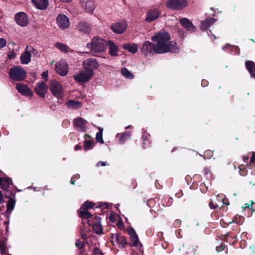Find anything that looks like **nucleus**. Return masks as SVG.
Listing matches in <instances>:
<instances>
[{"label": "nucleus", "mask_w": 255, "mask_h": 255, "mask_svg": "<svg viewBox=\"0 0 255 255\" xmlns=\"http://www.w3.org/2000/svg\"><path fill=\"white\" fill-rule=\"evenodd\" d=\"M151 39L153 41L156 42L155 44L156 54L174 52L176 49V42L174 41H169L171 37L167 32H158L152 36Z\"/></svg>", "instance_id": "1"}, {"label": "nucleus", "mask_w": 255, "mask_h": 255, "mask_svg": "<svg viewBox=\"0 0 255 255\" xmlns=\"http://www.w3.org/2000/svg\"><path fill=\"white\" fill-rule=\"evenodd\" d=\"M107 46V42L102 38L94 36L87 47L93 53H101L104 51Z\"/></svg>", "instance_id": "2"}, {"label": "nucleus", "mask_w": 255, "mask_h": 255, "mask_svg": "<svg viewBox=\"0 0 255 255\" xmlns=\"http://www.w3.org/2000/svg\"><path fill=\"white\" fill-rule=\"evenodd\" d=\"M8 74L12 80L21 81L26 78L27 72L22 67L18 66L10 68Z\"/></svg>", "instance_id": "3"}, {"label": "nucleus", "mask_w": 255, "mask_h": 255, "mask_svg": "<svg viewBox=\"0 0 255 255\" xmlns=\"http://www.w3.org/2000/svg\"><path fill=\"white\" fill-rule=\"evenodd\" d=\"M140 52L145 57L150 58L155 53V46L153 43L146 41L140 48Z\"/></svg>", "instance_id": "4"}, {"label": "nucleus", "mask_w": 255, "mask_h": 255, "mask_svg": "<svg viewBox=\"0 0 255 255\" xmlns=\"http://www.w3.org/2000/svg\"><path fill=\"white\" fill-rule=\"evenodd\" d=\"M187 0H167L166 5L169 9L174 10H180L187 6Z\"/></svg>", "instance_id": "5"}, {"label": "nucleus", "mask_w": 255, "mask_h": 255, "mask_svg": "<svg viewBox=\"0 0 255 255\" xmlns=\"http://www.w3.org/2000/svg\"><path fill=\"white\" fill-rule=\"evenodd\" d=\"M101 217L96 216L91 220H88L87 223L90 227H92V228L95 233L98 235L103 234V228L101 223Z\"/></svg>", "instance_id": "6"}, {"label": "nucleus", "mask_w": 255, "mask_h": 255, "mask_svg": "<svg viewBox=\"0 0 255 255\" xmlns=\"http://www.w3.org/2000/svg\"><path fill=\"white\" fill-rule=\"evenodd\" d=\"M49 90L52 94L57 98L62 97V87L61 84L55 80H51L49 82Z\"/></svg>", "instance_id": "7"}, {"label": "nucleus", "mask_w": 255, "mask_h": 255, "mask_svg": "<svg viewBox=\"0 0 255 255\" xmlns=\"http://www.w3.org/2000/svg\"><path fill=\"white\" fill-rule=\"evenodd\" d=\"M94 75V72L84 70L81 71L78 74L74 75L73 78L75 81L79 83H86L91 80Z\"/></svg>", "instance_id": "8"}, {"label": "nucleus", "mask_w": 255, "mask_h": 255, "mask_svg": "<svg viewBox=\"0 0 255 255\" xmlns=\"http://www.w3.org/2000/svg\"><path fill=\"white\" fill-rule=\"evenodd\" d=\"M111 239L112 244L114 245H115V244H119V247L120 248L124 249L125 248L126 246L128 245L126 238L121 234L117 233L112 234Z\"/></svg>", "instance_id": "9"}, {"label": "nucleus", "mask_w": 255, "mask_h": 255, "mask_svg": "<svg viewBox=\"0 0 255 255\" xmlns=\"http://www.w3.org/2000/svg\"><path fill=\"white\" fill-rule=\"evenodd\" d=\"M84 70L94 72V70L98 68L99 64L96 59L89 58L85 59L83 62Z\"/></svg>", "instance_id": "10"}, {"label": "nucleus", "mask_w": 255, "mask_h": 255, "mask_svg": "<svg viewBox=\"0 0 255 255\" xmlns=\"http://www.w3.org/2000/svg\"><path fill=\"white\" fill-rule=\"evenodd\" d=\"M14 19L16 23L21 26H25L28 24V17L24 12H19L16 13Z\"/></svg>", "instance_id": "11"}, {"label": "nucleus", "mask_w": 255, "mask_h": 255, "mask_svg": "<svg viewBox=\"0 0 255 255\" xmlns=\"http://www.w3.org/2000/svg\"><path fill=\"white\" fill-rule=\"evenodd\" d=\"M35 93L41 98H44L47 90V85L43 81L38 82L35 87Z\"/></svg>", "instance_id": "12"}, {"label": "nucleus", "mask_w": 255, "mask_h": 255, "mask_svg": "<svg viewBox=\"0 0 255 255\" xmlns=\"http://www.w3.org/2000/svg\"><path fill=\"white\" fill-rule=\"evenodd\" d=\"M58 25L62 29L68 28L69 26L68 18L64 14H59L56 18Z\"/></svg>", "instance_id": "13"}, {"label": "nucleus", "mask_w": 255, "mask_h": 255, "mask_svg": "<svg viewBox=\"0 0 255 255\" xmlns=\"http://www.w3.org/2000/svg\"><path fill=\"white\" fill-rule=\"evenodd\" d=\"M19 93L26 96H32L33 93L29 87L25 84L17 83L15 87Z\"/></svg>", "instance_id": "14"}, {"label": "nucleus", "mask_w": 255, "mask_h": 255, "mask_svg": "<svg viewBox=\"0 0 255 255\" xmlns=\"http://www.w3.org/2000/svg\"><path fill=\"white\" fill-rule=\"evenodd\" d=\"M77 29L83 33L89 34L91 31L92 26L90 23L82 21L78 23Z\"/></svg>", "instance_id": "15"}, {"label": "nucleus", "mask_w": 255, "mask_h": 255, "mask_svg": "<svg viewBox=\"0 0 255 255\" xmlns=\"http://www.w3.org/2000/svg\"><path fill=\"white\" fill-rule=\"evenodd\" d=\"M111 28L114 32L122 34L127 28V23L125 22L113 23L111 25Z\"/></svg>", "instance_id": "16"}, {"label": "nucleus", "mask_w": 255, "mask_h": 255, "mask_svg": "<svg viewBox=\"0 0 255 255\" xmlns=\"http://www.w3.org/2000/svg\"><path fill=\"white\" fill-rule=\"evenodd\" d=\"M55 70L60 75L66 76L68 72V65L64 62H60L56 64Z\"/></svg>", "instance_id": "17"}, {"label": "nucleus", "mask_w": 255, "mask_h": 255, "mask_svg": "<svg viewBox=\"0 0 255 255\" xmlns=\"http://www.w3.org/2000/svg\"><path fill=\"white\" fill-rule=\"evenodd\" d=\"M82 6L87 11L92 12L95 9L96 5L93 0H80Z\"/></svg>", "instance_id": "18"}, {"label": "nucleus", "mask_w": 255, "mask_h": 255, "mask_svg": "<svg viewBox=\"0 0 255 255\" xmlns=\"http://www.w3.org/2000/svg\"><path fill=\"white\" fill-rule=\"evenodd\" d=\"M128 234L130 236V238L132 241V243H130L129 245L130 247H136L138 245L139 242V239L135 231L132 227L128 229Z\"/></svg>", "instance_id": "19"}, {"label": "nucleus", "mask_w": 255, "mask_h": 255, "mask_svg": "<svg viewBox=\"0 0 255 255\" xmlns=\"http://www.w3.org/2000/svg\"><path fill=\"white\" fill-rule=\"evenodd\" d=\"M180 23L188 31L191 32H195L196 30V27L193 24V23L187 18H181L179 20Z\"/></svg>", "instance_id": "20"}, {"label": "nucleus", "mask_w": 255, "mask_h": 255, "mask_svg": "<svg viewBox=\"0 0 255 255\" xmlns=\"http://www.w3.org/2000/svg\"><path fill=\"white\" fill-rule=\"evenodd\" d=\"M159 15V12L157 9H150L146 13L145 21L150 22L157 19Z\"/></svg>", "instance_id": "21"}, {"label": "nucleus", "mask_w": 255, "mask_h": 255, "mask_svg": "<svg viewBox=\"0 0 255 255\" xmlns=\"http://www.w3.org/2000/svg\"><path fill=\"white\" fill-rule=\"evenodd\" d=\"M29 48H31L26 47L24 51L21 54L20 59L23 64H28L31 61V56L28 51Z\"/></svg>", "instance_id": "22"}, {"label": "nucleus", "mask_w": 255, "mask_h": 255, "mask_svg": "<svg viewBox=\"0 0 255 255\" xmlns=\"http://www.w3.org/2000/svg\"><path fill=\"white\" fill-rule=\"evenodd\" d=\"M86 123L87 121L82 118H78L74 120L73 124L75 127L79 128L81 129V131L85 132L87 129Z\"/></svg>", "instance_id": "23"}, {"label": "nucleus", "mask_w": 255, "mask_h": 255, "mask_svg": "<svg viewBox=\"0 0 255 255\" xmlns=\"http://www.w3.org/2000/svg\"><path fill=\"white\" fill-rule=\"evenodd\" d=\"M216 21V19L210 17L202 21L200 24V28L202 30H206Z\"/></svg>", "instance_id": "24"}, {"label": "nucleus", "mask_w": 255, "mask_h": 255, "mask_svg": "<svg viewBox=\"0 0 255 255\" xmlns=\"http://www.w3.org/2000/svg\"><path fill=\"white\" fill-rule=\"evenodd\" d=\"M12 184L11 178L7 176L0 178V187L3 190L8 189L9 185Z\"/></svg>", "instance_id": "25"}, {"label": "nucleus", "mask_w": 255, "mask_h": 255, "mask_svg": "<svg viewBox=\"0 0 255 255\" xmlns=\"http://www.w3.org/2000/svg\"><path fill=\"white\" fill-rule=\"evenodd\" d=\"M33 5L38 9H45L48 5V0H31Z\"/></svg>", "instance_id": "26"}, {"label": "nucleus", "mask_w": 255, "mask_h": 255, "mask_svg": "<svg viewBox=\"0 0 255 255\" xmlns=\"http://www.w3.org/2000/svg\"><path fill=\"white\" fill-rule=\"evenodd\" d=\"M107 45L109 48V53L112 56H116L117 55V52L119 50L118 47L111 40L108 41Z\"/></svg>", "instance_id": "27"}, {"label": "nucleus", "mask_w": 255, "mask_h": 255, "mask_svg": "<svg viewBox=\"0 0 255 255\" xmlns=\"http://www.w3.org/2000/svg\"><path fill=\"white\" fill-rule=\"evenodd\" d=\"M123 47L133 54L135 53L138 50L137 45L135 43H126L123 45Z\"/></svg>", "instance_id": "28"}, {"label": "nucleus", "mask_w": 255, "mask_h": 255, "mask_svg": "<svg viewBox=\"0 0 255 255\" xmlns=\"http://www.w3.org/2000/svg\"><path fill=\"white\" fill-rule=\"evenodd\" d=\"M79 217H80L82 220L83 219H89L92 217V214L88 211H83L78 210L77 211Z\"/></svg>", "instance_id": "29"}, {"label": "nucleus", "mask_w": 255, "mask_h": 255, "mask_svg": "<svg viewBox=\"0 0 255 255\" xmlns=\"http://www.w3.org/2000/svg\"><path fill=\"white\" fill-rule=\"evenodd\" d=\"M94 205V203L91 201H87L81 205L80 209L79 210L83 211H88V210L93 208Z\"/></svg>", "instance_id": "30"}, {"label": "nucleus", "mask_w": 255, "mask_h": 255, "mask_svg": "<svg viewBox=\"0 0 255 255\" xmlns=\"http://www.w3.org/2000/svg\"><path fill=\"white\" fill-rule=\"evenodd\" d=\"M15 200L14 198H9L6 204V212L12 211L15 207Z\"/></svg>", "instance_id": "31"}, {"label": "nucleus", "mask_w": 255, "mask_h": 255, "mask_svg": "<svg viewBox=\"0 0 255 255\" xmlns=\"http://www.w3.org/2000/svg\"><path fill=\"white\" fill-rule=\"evenodd\" d=\"M67 106L70 108L79 109L81 107V104L79 102H75L74 100H69L67 102Z\"/></svg>", "instance_id": "32"}, {"label": "nucleus", "mask_w": 255, "mask_h": 255, "mask_svg": "<svg viewBox=\"0 0 255 255\" xmlns=\"http://www.w3.org/2000/svg\"><path fill=\"white\" fill-rule=\"evenodd\" d=\"M99 131L97 132L96 135V139L97 142L103 144L104 143V141L103 138V128L99 127L98 128Z\"/></svg>", "instance_id": "33"}, {"label": "nucleus", "mask_w": 255, "mask_h": 255, "mask_svg": "<svg viewBox=\"0 0 255 255\" xmlns=\"http://www.w3.org/2000/svg\"><path fill=\"white\" fill-rule=\"evenodd\" d=\"M122 74L127 78L132 79L134 75L126 67L122 68L121 70Z\"/></svg>", "instance_id": "34"}, {"label": "nucleus", "mask_w": 255, "mask_h": 255, "mask_svg": "<svg viewBox=\"0 0 255 255\" xmlns=\"http://www.w3.org/2000/svg\"><path fill=\"white\" fill-rule=\"evenodd\" d=\"M93 148V143L91 140H85L84 142L83 148L85 151L92 149Z\"/></svg>", "instance_id": "35"}, {"label": "nucleus", "mask_w": 255, "mask_h": 255, "mask_svg": "<svg viewBox=\"0 0 255 255\" xmlns=\"http://www.w3.org/2000/svg\"><path fill=\"white\" fill-rule=\"evenodd\" d=\"M130 133L128 132H125L121 135L119 139V142L121 144L125 143V142L130 138Z\"/></svg>", "instance_id": "36"}, {"label": "nucleus", "mask_w": 255, "mask_h": 255, "mask_svg": "<svg viewBox=\"0 0 255 255\" xmlns=\"http://www.w3.org/2000/svg\"><path fill=\"white\" fill-rule=\"evenodd\" d=\"M57 48L59 49L62 51L68 52L69 51V47L63 43H57L56 44Z\"/></svg>", "instance_id": "37"}, {"label": "nucleus", "mask_w": 255, "mask_h": 255, "mask_svg": "<svg viewBox=\"0 0 255 255\" xmlns=\"http://www.w3.org/2000/svg\"><path fill=\"white\" fill-rule=\"evenodd\" d=\"M4 191H5L4 193L5 198H7L8 199H9V198H15V193H13L11 190L7 189Z\"/></svg>", "instance_id": "38"}, {"label": "nucleus", "mask_w": 255, "mask_h": 255, "mask_svg": "<svg viewBox=\"0 0 255 255\" xmlns=\"http://www.w3.org/2000/svg\"><path fill=\"white\" fill-rule=\"evenodd\" d=\"M239 173L241 176H246L248 174V170L243 165H241L239 167Z\"/></svg>", "instance_id": "39"}, {"label": "nucleus", "mask_w": 255, "mask_h": 255, "mask_svg": "<svg viewBox=\"0 0 255 255\" xmlns=\"http://www.w3.org/2000/svg\"><path fill=\"white\" fill-rule=\"evenodd\" d=\"M252 168L255 167V151L253 152V155L251 157L249 164Z\"/></svg>", "instance_id": "40"}, {"label": "nucleus", "mask_w": 255, "mask_h": 255, "mask_svg": "<svg viewBox=\"0 0 255 255\" xmlns=\"http://www.w3.org/2000/svg\"><path fill=\"white\" fill-rule=\"evenodd\" d=\"M75 246L78 248L79 250H82L84 249L85 245L82 241H81L80 240H77L75 243Z\"/></svg>", "instance_id": "41"}, {"label": "nucleus", "mask_w": 255, "mask_h": 255, "mask_svg": "<svg viewBox=\"0 0 255 255\" xmlns=\"http://www.w3.org/2000/svg\"><path fill=\"white\" fill-rule=\"evenodd\" d=\"M109 207V205L107 203H100L98 206L96 207L94 209H101V211L102 212V210L104 209H108Z\"/></svg>", "instance_id": "42"}, {"label": "nucleus", "mask_w": 255, "mask_h": 255, "mask_svg": "<svg viewBox=\"0 0 255 255\" xmlns=\"http://www.w3.org/2000/svg\"><path fill=\"white\" fill-rule=\"evenodd\" d=\"M226 248L225 244L222 243L219 246H216V249L218 252H220L224 251Z\"/></svg>", "instance_id": "43"}, {"label": "nucleus", "mask_w": 255, "mask_h": 255, "mask_svg": "<svg viewBox=\"0 0 255 255\" xmlns=\"http://www.w3.org/2000/svg\"><path fill=\"white\" fill-rule=\"evenodd\" d=\"M93 255H104L102 251L98 247L94 248L93 250Z\"/></svg>", "instance_id": "44"}, {"label": "nucleus", "mask_w": 255, "mask_h": 255, "mask_svg": "<svg viewBox=\"0 0 255 255\" xmlns=\"http://www.w3.org/2000/svg\"><path fill=\"white\" fill-rule=\"evenodd\" d=\"M146 204L149 207L152 208L155 206V201L153 199H149L147 201Z\"/></svg>", "instance_id": "45"}, {"label": "nucleus", "mask_w": 255, "mask_h": 255, "mask_svg": "<svg viewBox=\"0 0 255 255\" xmlns=\"http://www.w3.org/2000/svg\"><path fill=\"white\" fill-rule=\"evenodd\" d=\"M222 49L225 51L231 52L232 50L233 46L229 44H227L222 47Z\"/></svg>", "instance_id": "46"}, {"label": "nucleus", "mask_w": 255, "mask_h": 255, "mask_svg": "<svg viewBox=\"0 0 255 255\" xmlns=\"http://www.w3.org/2000/svg\"><path fill=\"white\" fill-rule=\"evenodd\" d=\"M26 47H30V48H31L30 49L29 48V50H28L29 53L31 54V55H36L38 53V51H37V50L34 49L32 46H31V45H27L26 46Z\"/></svg>", "instance_id": "47"}, {"label": "nucleus", "mask_w": 255, "mask_h": 255, "mask_svg": "<svg viewBox=\"0 0 255 255\" xmlns=\"http://www.w3.org/2000/svg\"><path fill=\"white\" fill-rule=\"evenodd\" d=\"M6 44V41L5 39L0 38V49L5 47Z\"/></svg>", "instance_id": "48"}, {"label": "nucleus", "mask_w": 255, "mask_h": 255, "mask_svg": "<svg viewBox=\"0 0 255 255\" xmlns=\"http://www.w3.org/2000/svg\"><path fill=\"white\" fill-rule=\"evenodd\" d=\"M181 220L180 219H176L174 222V227L175 228H178L180 227L181 224Z\"/></svg>", "instance_id": "49"}, {"label": "nucleus", "mask_w": 255, "mask_h": 255, "mask_svg": "<svg viewBox=\"0 0 255 255\" xmlns=\"http://www.w3.org/2000/svg\"><path fill=\"white\" fill-rule=\"evenodd\" d=\"M209 206L211 209L215 210L219 208L218 205L215 204L212 201L209 202Z\"/></svg>", "instance_id": "50"}, {"label": "nucleus", "mask_w": 255, "mask_h": 255, "mask_svg": "<svg viewBox=\"0 0 255 255\" xmlns=\"http://www.w3.org/2000/svg\"><path fill=\"white\" fill-rule=\"evenodd\" d=\"M16 53L13 52V51H11V52H9L8 54H7V57H8L9 59H14L16 57Z\"/></svg>", "instance_id": "51"}, {"label": "nucleus", "mask_w": 255, "mask_h": 255, "mask_svg": "<svg viewBox=\"0 0 255 255\" xmlns=\"http://www.w3.org/2000/svg\"><path fill=\"white\" fill-rule=\"evenodd\" d=\"M0 253L1 255L6 254V249L3 244H0Z\"/></svg>", "instance_id": "52"}, {"label": "nucleus", "mask_w": 255, "mask_h": 255, "mask_svg": "<svg viewBox=\"0 0 255 255\" xmlns=\"http://www.w3.org/2000/svg\"><path fill=\"white\" fill-rule=\"evenodd\" d=\"M150 144V142L149 140H146V141H143L142 143V147L145 149L146 147H148Z\"/></svg>", "instance_id": "53"}, {"label": "nucleus", "mask_w": 255, "mask_h": 255, "mask_svg": "<svg viewBox=\"0 0 255 255\" xmlns=\"http://www.w3.org/2000/svg\"><path fill=\"white\" fill-rule=\"evenodd\" d=\"M48 73L47 71L43 72L41 74L42 78L43 79H44L46 81L47 80V78L48 77Z\"/></svg>", "instance_id": "54"}, {"label": "nucleus", "mask_w": 255, "mask_h": 255, "mask_svg": "<svg viewBox=\"0 0 255 255\" xmlns=\"http://www.w3.org/2000/svg\"><path fill=\"white\" fill-rule=\"evenodd\" d=\"M209 83L208 81L206 80H202L201 82V85L203 87H205L208 86Z\"/></svg>", "instance_id": "55"}, {"label": "nucleus", "mask_w": 255, "mask_h": 255, "mask_svg": "<svg viewBox=\"0 0 255 255\" xmlns=\"http://www.w3.org/2000/svg\"><path fill=\"white\" fill-rule=\"evenodd\" d=\"M204 173L205 175H208L209 174H211V172L208 167H205L204 169Z\"/></svg>", "instance_id": "56"}, {"label": "nucleus", "mask_w": 255, "mask_h": 255, "mask_svg": "<svg viewBox=\"0 0 255 255\" xmlns=\"http://www.w3.org/2000/svg\"><path fill=\"white\" fill-rule=\"evenodd\" d=\"M118 228L120 229H122L124 227V224L123 222H119L117 224Z\"/></svg>", "instance_id": "57"}, {"label": "nucleus", "mask_w": 255, "mask_h": 255, "mask_svg": "<svg viewBox=\"0 0 255 255\" xmlns=\"http://www.w3.org/2000/svg\"><path fill=\"white\" fill-rule=\"evenodd\" d=\"M251 203H252V205L251 206V210L253 212H255V202L253 201H250Z\"/></svg>", "instance_id": "58"}, {"label": "nucleus", "mask_w": 255, "mask_h": 255, "mask_svg": "<svg viewBox=\"0 0 255 255\" xmlns=\"http://www.w3.org/2000/svg\"><path fill=\"white\" fill-rule=\"evenodd\" d=\"M4 202L3 194L1 191L0 190V204H1Z\"/></svg>", "instance_id": "59"}, {"label": "nucleus", "mask_w": 255, "mask_h": 255, "mask_svg": "<svg viewBox=\"0 0 255 255\" xmlns=\"http://www.w3.org/2000/svg\"><path fill=\"white\" fill-rule=\"evenodd\" d=\"M252 205V203L251 204L247 203L244 205V207H243L245 208H249L251 210V206Z\"/></svg>", "instance_id": "60"}, {"label": "nucleus", "mask_w": 255, "mask_h": 255, "mask_svg": "<svg viewBox=\"0 0 255 255\" xmlns=\"http://www.w3.org/2000/svg\"><path fill=\"white\" fill-rule=\"evenodd\" d=\"M148 135H142L141 136V139L142 141H146V140H148Z\"/></svg>", "instance_id": "61"}, {"label": "nucleus", "mask_w": 255, "mask_h": 255, "mask_svg": "<svg viewBox=\"0 0 255 255\" xmlns=\"http://www.w3.org/2000/svg\"><path fill=\"white\" fill-rule=\"evenodd\" d=\"M81 148H82V146L80 144L76 145L74 147V149L75 150H80V149H81Z\"/></svg>", "instance_id": "62"}, {"label": "nucleus", "mask_w": 255, "mask_h": 255, "mask_svg": "<svg viewBox=\"0 0 255 255\" xmlns=\"http://www.w3.org/2000/svg\"><path fill=\"white\" fill-rule=\"evenodd\" d=\"M80 177V175L79 174H76L72 176V178L74 179H79Z\"/></svg>", "instance_id": "63"}, {"label": "nucleus", "mask_w": 255, "mask_h": 255, "mask_svg": "<svg viewBox=\"0 0 255 255\" xmlns=\"http://www.w3.org/2000/svg\"><path fill=\"white\" fill-rule=\"evenodd\" d=\"M101 165L102 166H104L106 165V162L100 161L98 163V165Z\"/></svg>", "instance_id": "64"}]
</instances>
